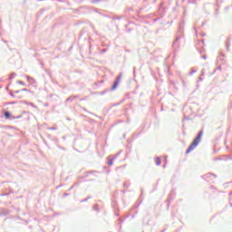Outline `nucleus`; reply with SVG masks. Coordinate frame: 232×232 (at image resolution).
I'll list each match as a JSON object with an SVG mask.
<instances>
[{
  "mask_svg": "<svg viewBox=\"0 0 232 232\" xmlns=\"http://www.w3.org/2000/svg\"><path fill=\"white\" fill-rule=\"evenodd\" d=\"M108 166H113V160H110L108 161Z\"/></svg>",
  "mask_w": 232,
  "mask_h": 232,
  "instance_id": "nucleus-6",
  "label": "nucleus"
},
{
  "mask_svg": "<svg viewBox=\"0 0 232 232\" xmlns=\"http://www.w3.org/2000/svg\"><path fill=\"white\" fill-rule=\"evenodd\" d=\"M3 113L5 115V118L7 120V121H10V119H21V116H14L12 115V113H10V111H3Z\"/></svg>",
  "mask_w": 232,
  "mask_h": 232,
  "instance_id": "nucleus-2",
  "label": "nucleus"
},
{
  "mask_svg": "<svg viewBox=\"0 0 232 232\" xmlns=\"http://www.w3.org/2000/svg\"><path fill=\"white\" fill-rule=\"evenodd\" d=\"M15 99H23L24 97V91H18L13 94Z\"/></svg>",
  "mask_w": 232,
  "mask_h": 232,
  "instance_id": "nucleus-3",
  "label": "nucleus"
},
{
  "mask_svg": "<svg viewBox=\"0 0 232 232\" xmlns=\"http://www.w3.org/2000/svg\"><path fill=\"white\" fill-rule=\"evenodd\" d=\"M202 139V130H200L198 134V137H196L192 143L189 145V147L188 148V150H186V153H191V151H193V150H195V148H197V146H198V144L200 143V140Z\"/></svg>",
  "mask_w": 232,
  "mask_h": 232,
  "instance_id": "nucleus-1",
  "label": "nucleus"
},
{
  "mask_svg": "<svg viewBox=\"0 0 232 232\" xmlns=\"http://www.w3.org/2000/svg\"><path fill=\"white\" fill-rule=\"evenodd\" d=\"M119 86V80H116L115 82L112 85V90H115Z\"/></svg>",
  "mask_w": 232,
  "mask_h": 232,
  "instance_id": "nucleus-5",
  "label": "nucleus"
},
{
  "mask_svg": "<svg viewBox=\"0 0 232 232\" xmlns=\"http://www.w3.org/2000/svg\"><path fill=\"white\" fill-rule=\"evenodd\" d=\"M27 106H32L33 108H35V104L32 103V102H28Z\"/></svg>",
  "mask_w": 232,
  "mask_h": 232,
  "instance_id": "nucleus-7",
  "label": "nucleus"
},
{
  "mask_svg": "<svg viewBox=\"0 0 232 232\" xmlns=\"http://www.w3.org/2000/svg\"><path fill=\"white\" fill-rule=\"evenodd\" d=\"M155 162L157 166H160V164H162V160H160V158H156Z\"/></svg>",
  "mask_w": 232,
  "mask_h": 232,
  "instance_id": "nucleus-4",
  "label": "nucleus"
}]
</instances>
